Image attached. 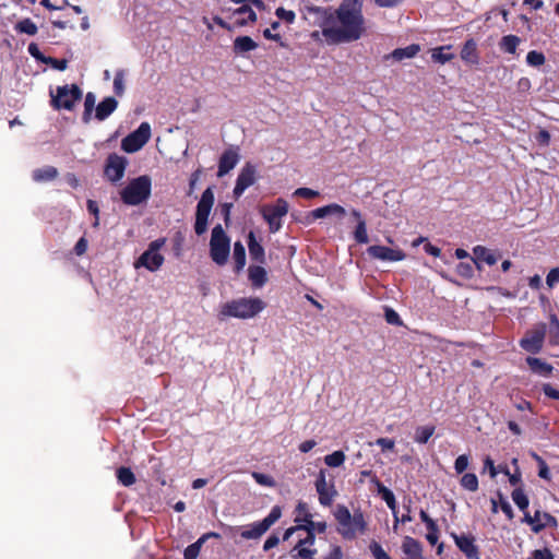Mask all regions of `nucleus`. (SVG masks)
Returning a JSON list of instances; mask_svg holds the SVG:
<instances>
[{"label": "nucleus", "instance_id": "38", "mask_svg": "<svg viewBox=\"0 0 559 559\" xmlns=\"http://www.w3.org/2000/svg\"><path fill=\"white\" fill-rule=\"evenodd\" d=\"M346 455L343 451H334L324 456V463L329 467H340L344 464Z\"/></svg>", "mask_w": 559, "mask_h": 559}, {"label": "nucleus", "instance_id": "24", "mask_svg": "<svg viewBox=\"0 0 559 559\" xmlns=\"http://www.w3.org/2000/svg\"><path fill=\"white\" fill-rule=\"evenodd\" d=\"M456 546L468 559H478V550L474 540L467 536L453 535Z\"/></svg>", "mask_w": 559, "mask_h": 559}, {"label": "nucleus", "instance_id": "45", "mask_svg": "<svg viewBox=\"0 0 559 559\" xmlns=\"http://www.w3.org/2000/svg\"><path fill=\"white\" fill-rule=\"evenodd\" d=\"M252 477L261 486L270 487V488L276 486L275 479L272 476L267 475V474L253 472L252 473Z\"/></svg>", "mask_w": 559, "mask_h": 559}, {"label": "nucleus", "instance_id": "28", "mask_svg": "<svg viewBox=\"0 0 559 559\" xmlns=\"http://www.w3.org/2000/svg\"><path fill=\"white\" fill-rule=\"evenodd\" d=\"M118 102L114 97H106L96 107V118L104 120L110 116L117 108Z\"/></svg>", "mask_w": 559, "mask_h": 559}, {"label": "nucleus", "instance_id": "15", "mask_svg": "<svg viewBox=\"0 0 559 559\" xmlns=\"http://www.w3.org/2000/svg\"><path fill=\"white\" fill-rule=\"evenodd\" d=\"M314 486L320 504L330 507L337 496V490L335 489L334 483L326 479L325 471L321 469L318 473Z\"/></svg>", "mask_w": 559, "mask_h": 559}, {"label": "nucleus", "instance_id": "14", "mask_svg": "<svg viewBox=\"0 0 559 559\" xmlns=\"http://www.w3.org/2000/svg\"><path fill=\"white\" fill-rule=\"evenodd\" d=\"M258 167L252 163H246L238 174L236 185L233 191L234 197L236 199L240 198L241 194L246 191V189L255 183V181L258 180Z\"/></svg>", "mask_w": 559, "mask_h": 559}, {"label": "nucleus", "instance_id": "48", "mask_svg": "<svg viewBox=\"0 0 559 559\" xmlns=\"http://www.w3.org/2000/svg\"><path fill=\"white\" fill-rule=\"evenodd\" d=\"M545 56L536 50H532L526 56V62L532 67H539L545 63Z\"/></svg>", "mask_w": 559, "mask_h": 559}, {"label": "nucleus", "instance_id": "9", "mask_svg": "<svg viewBox=\"0 0 559 559\" xmlns=\"http://www.w3.org/2000/svg\"><path fill=\"white\" fill-rule=\"evenodd\" d=\"M214 192L212 188L203 191L197 205L194 230L197 235H203L207 230L209 217L214 205Z\"/></svg>", "mask_w": 559, "mask_h": 559}, {"label": "nucleus", "instance_id": "6", "mask_svg": "<svg viewBox=\"0 0 559 559\" xmlns=\"http://www.w3.org/2000/svg\"><path fill=\"white\" fill-rule=\"evenodd\" d=\"M295 523H298V527L307 532L305 543L312 547L314 545L316 535L314 532L323 533L326 530L325 522H310V512L306 502L299 501L296 507Z\"/></svg>", "mask_w": 559, "mask_h": 559}, {"label": "nucleus", "instance_id": "46", "mask_svg": "<svg viewBox=\"0 0 559 559\" xmlns=\"http://www.w3.org/2000/svg\"><path fill=\"white\" fill-rule=\"evenodd\" d=\"M124 71L119 70L116 72L114 78V91L118 96H122L124 94Z\"/></svg>", "mask_w": 559, "mask_h": 559}, {"label": "nucleus", "instance_id": "61", "mask_svg": "<svg viewBox=\"0 0 559 559\" xmlns=\"http://www.w3.org/2000/svg\"><path fill=\"white\" fill-rule=\"evenodd\" d=\"M324 559H344L342 548L337 545H332L330 552L324 557Z\"/></svg>", "mask_w": 559, "mask_h": 559}, {"label": "nucleus", "instance_id": "26", "mask_svg": "<svg viewBox=\"0 0 559 559\" xmlns=\"http://www.w3.org/2000/svg\"><path fill=\"white\" fill-rule=\"evenodd\" d=\"M248 276L253 287L261 288L267 281V273L260 265H251L248 269Z\"/></svg>", "mask_w": 559, "mask_h": 559}, {"label": "nucleus", "instance_id": "33", "mask_svg": "<svg viewBox=\"0 0 559 559\" xmlns=\"http://www.w3.org/2000/svg\"><path fill=\"white\" fill-rule=\"evenodd\" d=\"M451 49V46H442L431 49V59L440 64H444L451 61L454 58V55L448 52Z\"/></svg>", "mask_w": 559, "mask_h": 559}, {"label": "nucleus", "instance_id": "57", "mask_svg": "<svg viewBox=\"0 0 559 559\" xmlns=\"http://www.w3.org/2000/svg\"><path fill=\"white\" fill-rule=\"evenodd\" d=\"M370 550L376 559H390L389 555L377 543L370 545Z\"/></svg>", "mask_w": 559, "mask_h": 559}, {"label": "nucleus", "instance_id": "8", "mask_svg": "<svg viewBox=\"0 0 559 559\" xmlns=\"http://www.w3.org/2000/svg\"><path fill=\"white\" fill-rule=\"evenodd\" d=\"M50 96L53 108L72 110L76 102L81 99L82 91L75 84H67L50 91Z\"/></svg>", "mask_w": 559, "mask_h": 559}, {"label": "nucleus", "instance_id": "10", "mask_svg": "<svg viewBox=\"0 0 559 559\" xmlns=\"http://www.w3.org/2000/svg\"><path fill=\"white\" fill-rule=\"evenodd\" d=\"M152 129L148 122H142L136 130L121 141V148L129 154L140 151L151 139Z\"/></svg>", "mask_w": 559, "mask_h": 559}, {"label": "nucleus", "instance_id": "35", "mask_svg": "<svg viewBox=\"0 0 559 559\" xmlns=\"http://www.w3.org/2000/svg\"><path fill=\"white\" fill-rule=\"evenodd\" d=\"M234 48L237 52H247L255 49L257 44L249 36H240L235 39Z\"/></svg>", "mask_w": 559, "mask_h": 559}, {"label": "nucleus", "instance_id": "32", "mask_svg": "<svg viewBox=\"0 0 559 559\" xmlns=\"http://www.w3.org/2000/svg\"><path fill=\"white\" fill-rule=\"evenodd\" d=\"M265 532H266V528L260 521V522L252 523V524L248 525L247 527H245L241 531L240 536L245 539H258Z\"/></svg>", "mask_w": 559, "mask_h": 559}, {"label": "nucleus", "instance_id": "50", "mask_svg": "<svg viewBox=\"0 0 559 559\" xmlns=\"http://www.w3.org/2000/svg\"><path fill=\"white\" fill-rule=\"evenodd\" d=\"M282 511L280 507H274L269 515L263 519L261 522L266 528V531L281 518Z\"/></svg>", "mask_w": 559, "mask_h": 559}, {"label": "nucleus", "instance_id": "54", "mask_svg": "<svg viewBox=\"0 0 559 559\" xmlns=\"http://www.w3.org/2000/svg\"><path fill=\"white\" fill-rule=\"evenodd\" d=\"M384 317H385L386 322L390 324H393V325L402 324L399 313L391 308L385 309Z\"/></svg>", "mask_w": 559, "mask_h": 559}, {"label": "nucleus", "instance_id": "5", "mask_svg": "<svg viewBox=\"0 0 559 559\" xmlns=\"http://www.w3.org/2000/svg\"><path fill=\"white\" fill-rule=\"evenodd\" d=\"M230 254V239L221 225L213 228L210 240V257L217 265H224Z\"/></svg>", "mask_w": 559, "mask_h": 559}, {"label": "nucleus", "instance_id": "31", "mask_svg": "<svg viewBox=\"0 0 559 559\" xmlns=\"http://www.w3.org/2000/svg\"><path fill=\"white\" fill-rule=\"evenodd\" d=\"M380 496L385 501L388 507L391 509L393 516H394V523H393V531L397 532L399 530V515L396 512V501L393 492L389 488L380 489Z\"/></svg>", "mask_w": 559, "mask_h": 559}, {"label": "nucleus", "instance_id": "1", "mask_svg": "<svg viewBox=\"0 0 559 559\" xmlns=\"http://www.w3.org/2000/svg\"><path fill=\"white\" fill-rule=\"evenodd\" d=\"M364 2L365 0H342L334 10L310 8L309 12L316 15V24L320 28L311 33V38L323 39L328 45L359 40L367 33Z\"/></svg>", "mask_w": 559, "mask_h": 559}, {"label": "nucleus", "instance_id": "59", "mask_svg": "<svg viewBox=\"0 0 559 559\" xmlns=\"http://www.w3.org/2000/svg\"><path fill=\"white\" fill-rule=\"evenodd\" d=\"M484 471H488L491 478H496L498 475V467L489 456L484 460Z\"/></svg>", "mask_w": 559, "mask_h": 559}, {"label": "nucleus", "instance_id": "55", "mask_svg": "<svg viewBox=\"0 0 559 559\" xmlns=\"http://www.w3.org/2000/svg\"><path fill=\"white\" fill-rule=\"evenodd\" d=\"M294 195L312 199L319 195V192L310 188H298L294 191Z\"/></svg>", "mask_w": 559, "mask_h": 559}, {"label": "nucleus", "instance_id": "37", "mask_svg": "<svg viewBox=\"0 0 559 559\" xmlns=\"http://www.w3.org/2000/svg\"><path fill=\"white\" fill-rule=\"evenodd\" d=\"M234 259L236 262V271L240 272L246 265V250L241 242L234 245Z\"/></svg>", "mask_w": 559, "mask_h": 559}, {"label": "nucleus", "instance_id": "53", "mask_svg": "<svg viewBox=\"0 0 559 559\" xmlns=\"http://www.w3.org/2000/svg\"><path fill=\"white\" fill-rule=\"evenodd\" d=\"M469 460L468 456L465 454H462L456 457L454 462V468L457 474H462L468 466Z\"/></svg>", "mask_w": 559, "mask_h": 559}, {"label": "nucleus", "instance_id": "21", "mask_svg": "<svg viewBox=\"0 0 559 559\" xmlns=\"http://www.w3.org/2000/svg\"><path fill=\"white\" fill-rule=\"evenodd\" d=\"M473 261L476 264L477 269H481V263H486L488 265H493L499 260V257L490 249L484 246H476L473 248Z\"/></svg>", "mask_w": 559, "mask_h": 559}, {"label": "nucleus", "instance_id": "49", "mask_svg": "<svg viewBox=\"0 0 559 559\" xmlns=\"http://www.w3.org/2000/svg\"><path fill=\"white\" fill-rule=\"evenodd\" d=\"M282 511L280 507H274L269 515L263 519L261 522L266 528V531L281 518Z\"/></svg>", "mask_w": 559, "mask_h": 559}, {"label": "nucleus", "instance_id": "34", "mask_svg": "<svg viewBox=\"0 0 559 559\" xmlns=\"http://www.w3.org/2000/svg\"><path fill=\"white\" fill-rule=\"evenodd\" d=\"M58 175V171L52 166H46L43 168L35 169L33 171V179L38 182L43 181H49L56 178Z\"/></svg>", "mask_w": 559, "mask_h": 559}, {"label": "nucleus", "instance_id": "39", "mask_svg": "<svg viewBox=\"0 0 559 559\" xmlns=\"http://www.w3.org/2000/svg\"><path fill=\"white\" fill-rule=\"evenodd\" d=\"M521 39L515 35H507L502 37L500 47L502 50L509 53H514L520 44Z\"/></svg>", "mask_w": 559, "mask_h": 559}, {"label": "nucleus", "instance_id": "16", "mask_svg": "<svg viewBox=\"0 0 559 559\" xmlns=\"http://www.w3.org/2000/svg\"><path fill=\"white\" fill-rule=\"evenodd\" d=\"M368 254L376 260L399 262L406 258L404 251L399 248H389L384 246H370L367 249Z\"/></svg>", "mask_w": 559, "mask_h": 559}, {"label": "nucleus", "instance_id": "44", "mask_svg": "<svg viewBox=\"0 0 559 559\" xmlns=\"http://www.w3.org/2000/svg\"><path fill=\"white\" fill-rule=\"evenodd\" d=\"M512 500L521 510H525L528 507V499L521 488L513 490Z\"/></svg>", "mask_w": 559, "mask_h": 559}, {"label": "nucleus", "instance_id": "22", "mask_svg": "<svg viewBox=\"0 0 559 559\" xmlns=\"http://www.w3.org/2000/svg\"><path fill=\"white\" fill-rule=\"evenodd\" d=\"M526 520L536 533L547 526H557L556 519L546 512L536 511L533 516L526 515Z\"/></svg>", "mask_w": 559, "mask_h": 559}, {"label": "nucleus", "instance_id": "29", "mask_svg": "<svg viewBox=\"0 0 559 559\" xmlns=\"http://www.w3.org/2000/svg\"><path fill=\"white\" fill-rule=\"evenodd\" d=\"M249 254L252 260L263 263L265 260V252L261 243L255 239L252 231L248 235Z\"/></svg>", "mask_w": 559, "mask_h": 559}, {"label": "nucleus", "instance_id": "52", "mask_svg": "<svg viewBox=\"0 0 559 559\" xmlns=\"http://www.w3.org/2000/svg\"><path fill=\"white\" fill-rule=\"evenodd\" d=\"M275 14L280 20H283L289 24L293 23L296 19V14L294 11L286 10L284 8H277Z\"/></svg>", "mask_w": 559, "mask_h": 559}, {"label": "nucleus", "instance_id": "56", "mask_svg": "<svg viewBox=\"0 0 559 559\" xmlns=\"http://www.w3.org/2000/svg\"><path fill=\"white\" fill-rule=\"evenodd\" d=\"M96 103V96L93 93H87L84 100L85 117L90 116Z\"/></svg>", "mask_w": 559, "mask_h": 559}, {"label": "nucleus", "instance_id": "17", "mask_svg": "<svg viewBox=\"0 0 559 559\" xmlns=\"http://www.w3.org/2000/svg\"><path fill=\"white\" fill-rule=\"evenodd\" d=\"M236 3H241V5L233 12V17L235 19V23L237 25H246L249 22H254L257 15L250 3L255 4L257 7H261L262 2L259 0H234Z\"/></svg>", "mask_w": 559, "mask_h": 559}, {"label": "nucleus", "instance_id": "27", "mask_svg": "<svg viewBox=\"0 0 559 559\" xmlns=\"http://www.w3.org/2000/svg\"><path fill=\"white\" fill-rule=\"evenodd\" d=\"M526 362L530 367V369L542 377H548L551 374L554 368L551 365L547 364L546 361L535 358V357H527Z\"/></svg>", "mask_w": 559, "mask_h": 559}, {"label": "nucleus", "instance_id": "42", "mask_svg": "<svg viewBox=\"0 0 559 559\" xmlns=\"http://www.w3.org/2000/svg\"><path fill=\"white\" fill-rule=\"evenodd\" d=\"M117 477L119 481L124 486H131L135 481L134 474L131 472L130 468L127 467H120L117 471Z\"/></svg>", "mask_w": 559, "mask_h": 559}, {"label": "nucleus", "instance_id": "4", "mask_svg": "<svg viewBox=\"0 0 559 559\" xmlns=\"http://www.w3.org/2000/svg\"><path fill=\"white\" fill-rule=\"evenodd\" d=\"M152 190V180L143 175L132 179L120 192L121 200L128 205H138L145 202Z\"/></svg>", "mask_w": 559, "mask_h": 559}, {"label": "nucleus", "instance_id": "43", "mask_svg": "<svg viewBox=\"0 0 559 559\" xmlns=\"http://www.w3.org/2000/svg\"><path fill=\"white\" fill-rule=\"evenodd\" d=\"M461 485L469 491H476L478 489L477 476L473 473L464 474L461 478Z\"/></svg>", "mask_w": 559, "mask_h": 559}, {"label": "nucleus", "instance_id": "41", "mask_svg": "<svg viewBox=\"0 0 559 559\" xmlns=\"http://www.w3.org/2000/svg\"><path fill=\"white\" fill-rule=\"evenodd\" d=\"M435 432L433 426H420L415 431V441L426 443Z\"/></svg>", "mask_w": 559, "mask_h": 559}, {"label": "nucleus", "instance_id": "30", "mask_svg": "<svg viewBox=\"0 0 559 559\" xmlns=\"http://www.w3.org/2000/svg\"><path fill=\"white\" fill-rule=\"evenodd\" d=\"M210 537H217V534L215 533H206L203 536H201L195 543L191 544L185 549L183 556L185 559H197L200 550L203 546V544L206 542Z\"/></svg>", "mask_w": 559, "mask_h": 559}, {"label": "nucleus", "instance_id": "12", "mask_svg": "<svg viewBox=\"0 0 559 559\" xmlns=\"http://www.w3.org/2000/svg\"><path fill=\"white\" fill-rule=\"evenodd\" d=\"M545 336L546 324L539 323L526 332L524 337L520 341V346L528 353L537 354L543 348Z\"/></svg>", "mask_w": 559, "mask_h": 559}, {"label": "nucleus", "instance_id": "19", "mask_svg": "<svg viewBox=\"0 0 559 559\" xmlns=\"http://www.w3.org/2000/svg\"><path fill=\"white\" fill-rule=\"evenodd\" d=\"M240 159L239 153L237 148H228L226 150L218 162V177H224L227 175L231 169L236 167Z\"/></svg>", "mask_w": 559, "mask_h": 559}, {"label": "nucleus", "instance_id": "47", "mask_svg": "<svg viewBox=\"0 0 559 559\" xmlns=\"http://www.w3.org/2000/svg\"><path fill=\"white\" fill-rule=\"evenodd\" d=\"M16 29L27 35H35L37 33V26L29 19H25L19 22Z\"/></svg>", "mask_w": 559, "mask_h": 559}, {"label": "nucleus", "instance_id": "2", "mask_svg": "<svg viewBox=\"0 0 559 559\" xmlns=\"http://www.w3.org/2000/svg\"><path fill=\"white\" fill-rule=\"evenodd\" d=\"M265 308L266 304L260 297H239L222 304L218 318L249 320L259 316Z\"/></svg>", "mask_w": 559, "mask_h": 559}, {"label": "nucleus", "instance_id": "63", "mask_svg": "<svg viewBox=\"0 0 559 559\" xmlns=\"http://www.w3.org/2000/svg\"><path fill=\"white\" fill-rule=\"evenodd\" d=\"M550 324L554 342L559 344V321L555 316L550 318Z\"/></svg>", "mask_w": 559, "mask_h": 559}, {"label": "nucleus", "instance_id": "64", "mask_svg": "<svg viewBox=\"0 0 559 559\" xmlns=\"http://www.w3.org/2000/svg\"><path fill=\"white\" fill-rule=\"evenodd\" d=\"M533 556L535 559H554L551 551L547 548L535 550Z\"/></svg>", "mask_w": 559, "mask_h": 559}, {"label": "nucleus", "instance_id": "23", "mask_svg": "<svg viewBox=\"0 0 559 559\" xmlns=\"http://www.w3.org/2000/svg\"><path fill=\"white\" fill-rule=\"evenodd\" d=\"M402 550L405 559H425L423 556L421 545L409 536H406L403 539Z\"/></svg>", "mask_w": 559, "mask_h": 559}, {"label": "nucleus", "instance_id": "40", "mask_svg": "<svg viewBox=\"0 0 559 559\" xmlns=\"http://www.w3.org/2000/svg\"><path fill=\"white\" fill-rule=\"evenodd\" d=\"M317 550L309 547H294L290 551V556L294 559H313Z\"/></svg>", "mask_w": 559, "mask_h": 559}, {"label": "nucleus", "instance_id": "60", "mask_svg": "<svg viewBox=\"0 0 559 559\" xmlns=\"http://www.w3.org/2000/svg\"><path fill=\"white\" fill-rule=\"evenodd\" d=\"M547 285L551 288L559 283V269H552L549 271L546 277Z\"/></svg>", "mask_w": 559, "mask_h": 559}, {"label": "nucleus", "instance_id": "20", "mask_svg": "<svg viewBox=\"0 0 559 559\" xmlns=\"http://www.w3.org/2000/svg\"><path fill=\"white\" fill-rule=\"evenodd\" d=\"M349 215L355 222V229L353 233L354 239L358 243H367L369 241L367 233V223L360 211L350 209Z\"/></svg>", "mask_w": 559, "mask_h": 559}, {"label": "nucleus", "instance_id": "7", "mask_svg": "<svg viewBox=\"0 0 559 559\" xmlns=\"http://www.w3.org/2000/svg\"><path fill=\"white\" fill-rule=\"evenodd\" d=\"M165 242V239L152 241L147 249L135 260L133 264L134 269L144 267L150 272L158 271L165 261L164 255L160 253Z\"/></svg>", "mask_w": 559, "mask_h": 559}, {"label": "nucleus", "instance_id": "18", "mask_svg": "<svg viewBox=\"0 0 559 559\" xmlns=\"http://www.w3.org/2000/svg\"><path fill=\"white\" fill-rule=\"evenodd\" d=\"M127 167V159L117 154H111L107 158L105 175L112 182L119 181L123 176Z\"/></svg>", "mask_w": 559, "mask_h": 559}, {"label": "nucleus", "instance_id": "3", "mask_svg": "<svg viewBox=\"0 0 559 559\" xmlns=\"http://www.w3.org/2000/svg\"><path fill=\"white\" fill-rule=\"evenodd\" d=\"M333 514L337 522V532L343 538L352 540L366 534L368 523L361 511L352 514L347 507L337 504Z\"/></svg>", "mask_w": 559, "mask_h": 559}, {"label": "nucleus", "instance_id": "62", "mask_svg": "<svg viewBox=\"0 0 559 559\" xmlns=\"http://www.w3.org/2000/svg\"><path fill=\"white\" fill-rule=\"evenodd\" d=\"M374 4L381 9L394 8L402 3L403 0H373Z\"/></svg>", "mask_w": 559, "mask_h": 559}, {"label": "nucleus", "instance_id": "51", "mask_svg": "<svg viewBox=\"0 0 559 559\" xmlns=\"http://www.w3.org/2000/svg\"><path fill=\"white\" fill-rule=\"evenodd\" d=\"M457 274L463 278H471L474 275V269L471 263L462 262L456 266Z\"/></svg>", "mask_w": 559, "mask_h": 559}, {"label": "nucleus", "instance_id": "58", "mask_svg": "<svg viewBox=\"0 0 559 559\" xmlns=\"http://www.w3.org/2000/svg\"><path fill=\"white\" fill-rule=\"evenodd\" d=\"M44 62L51 64L52 68L59 71H64L68 67V61L66 59L47 58Z\"/></svg>", "mask_w": 559, "mask_h": 559}, {"label": "nucleus", "instance_id": "11", "mask_svg": "<svg viewBox=\"0 0 559 559\" xmlns=\"http://www.w3.org/2000/svg\"><path fill=\"white\" fill-rule=\"evenodd\" d=\"M267 222L271 233H276L282 227V218L288 213V203L284 199H277L274 204L264 205L260 210Z\"/></svg>", "mask_w": 559, "mask_h": 559}, {"label": "nucleus", "instance_id": "36", "mask_svg": "<svg viewBox=\"0 0 559 559\" xmlns=\"http://www.w3.org/2000/svg\"><path fill=\"white\" fill-rule=\"evenodd\" d=\"M419 51V46L417 45H411L408 47H405V48H399V49H395L393 52H392V57L395 59V60H403V59H409V58H413L417 55V52Z\"/></svg>", "mask_w": 559, "mask_h": 559}, {"label": "nucleus", "instance_id": "25", "mask_svg": "<svg viewBox=\"0 0 559 559\" xmlns=\"http://www.w3.org/2000/svg\"><path fill=\"white\" fill-rule=\"evenodd\" d=\"M461 59L468 66H477L479 63V56L477 45L474 39H468L462 50Z\"/></svg>", "mask_w": 559, "mask_h": 559}, {"label": "nucleus", "instance_id": "13", "mask_svg": "<svg viewBox=\"0 0 559 559\" xmlns=\"http://www.w3.org/2000/svg\"><path fill=\"white\" fill-rule=\"evenodd\" d=\"M347 214L348 212L343 205L329 203L311 211L308 218L312 221L331 218L335 225H340Z\"/></svg>", "mask_w": 559, "mask_h": 559}]
</instances>
